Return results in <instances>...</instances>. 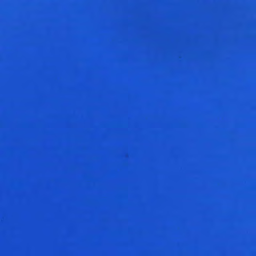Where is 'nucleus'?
<instances>
[{
  "label": "nucleus",
  "instance_id": "obj_1",
  "mask_svg": "<svg viewBox=\"0 0 256 256\" xmlns=\"http://www.w3.org/2000/svg\"><path fill=\"white\" fill-rule=\"evenodd\" d=\"M60 54H64V0H60Z\"/></svg>",
  "mask_w": 256,
  "mask_h": 256
},
{
  "label": "nucleus",
  "instance_id": "obj_2",
  "mask_svg": "<svg viewBox=\"0 0 256 256\" xmlns=\"http://www.w3.org/2000/svg\"><path fill=\"white\" fill-rule=\"evenodd\" d=\"M66 14V10L65 9V14ZM66 50V48L65 47V50Z\"/></svg>",
  "mask_w": 256,
  "mask_h": 256
}]
</instances>
